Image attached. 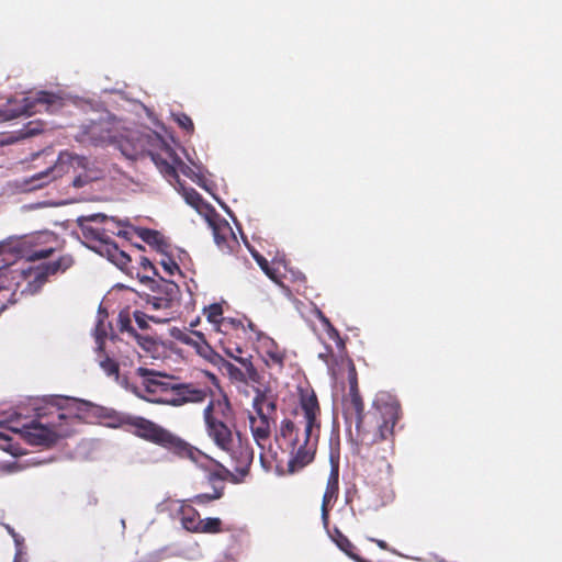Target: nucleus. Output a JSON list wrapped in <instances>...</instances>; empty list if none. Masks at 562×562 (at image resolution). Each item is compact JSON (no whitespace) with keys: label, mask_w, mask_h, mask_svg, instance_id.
<instances>
[{"label":"nucleus","mask_w":562,"mask_h":562,"mask_svg":"<svg viewBox=\"0 0 562 562\" xmlns=\"http://www.w3.org/2000/svg\"><path fill=\"white\" fill-rule=\"evenodd\" d=\"M46 237L48 235L36 233L9 236L0 240V281H46L48 277L69 269L74 263L70 255H64L52 262L34 265L36 260L46 259L55 251L53 247H42Z\"/></svg>","instance_id":"obj_1"},{"label":"nucleus","mask_w":562,"mask_h":562,"mask_svg":"<svg viewBox=\"0 0 562 562\" xmlns=\"http://www.w3.org/2000/svg\"><path fill=\"white\" fill-rule=\"evenodd\" d=\"M300 419H283L276 437L279 447L289 453L288 473L293 474L314 461L321 435V407L314 391L300 395L295 411Z\"/></svg>","instance_id":"obj_2"},{"label":"nucleus","mask_w":562,"mask_h":562,"mask_svg":"<svg viewBox=\"0 0 562 562\" xmlns=\"http://www.w3.org/2000/svg\"><path fill=\"white\" fill-rule=\"evenodd\" d=\"M342 413L346 423L356 425L361 442L368 446L393 440L394 427L402 417L400 402L386 393L374 400L367 414L360 393L348 394L344 400Z\"/></svg>","instance_id":"obj_3"},{"label":"nucleus","mask_w":562,"mask_h":562,"mask_svg":"<svg viewBox=\"0 0 562 562\" xmlns=\"http://www.w3.org/2000/svg\"><path fill=\"white\" fill-rule=\"evenodd\" d=\"M42 403L34 406L35 419L13 430L20 432L32 446L50 447L59 438L74 432V426L80 423L76 411L83 402L66 396H48Z\"/></svg>","instance_id":"obj_4"},{"label":"nucleus","mask_w":562,"mask_h":562,"mask_svg":"<svg viewBox=\"0 0 562 562\" xmlns=\"http://www.w3.org/2000/svg\"><path fill=\"white\" fill-rule=\"evenodd\" d=\"M126 424L133 434L146 441L160 446L181 459L198 463L203 452L166 428L144 417H128Z\"/></svg>","instance_id":"obj_5"},{"label":"nucleus","mask_w":562,"mask_h":562,"mask_svg":"<svg viewBox=\"0 0 562 562\" xmlns=\"http://www.w3.org/2000/svg\"><path fill=\"white\" fill-rule=\"evenodd\" d=\"M203 418L207 436L218 449L227 447L234 439L228 422L233 418V409L226 397L211 400L203 411Z\"/></svg>","instance_id":"obj_6"},{"label":"nucleus","mask_w":562,"mask_h":562,"mask_svg":"<svg viewBox=\"0 0 562 562\" xmlns=\"http://www.w3.org/2000/svg\"><path fill=\"white\" fill-rule=\"evenodd\" d=\"M155 294L148 295L146 301L147 310L160 312L151 314L148 312V319L154 324H167L175 318V314L180 306L181 292L178 283H164L154 290Z\"/></svg>","instance_id":"obj_7"},{"label":"nucleus","mask_w":562,"mask_h":562,"mask_svg":"<svg viewBox=\"0 0 562 562\" xmlns=\"http://www.w3.org/2000/svg\"><path fill=\"white\" fill-rule=\"evenodd\" d=\"M133 317L140 333L132 325V318L128 312H121L119 314L117 326L120 331L126 333L143 350L148 352L156 350L158 346V335L156 333H149L151 328L149 326L148 312L135 311Z\"/></svg>","instance_id":"obj_8"},{"label":"nucleus","mask_w":562,"mask_h":562,"mask_svg":"<svg viewBox=\"0 0 562 562\" xmlns=\"http://www.w3.org/2000/svg\"><path fill=\"white\" fill-rule=\"evenodd\" d=\"M124 157L136 160L145 155H151L155 144L166 146L165 142L158 135L130 131L120 138L114 136L112 142Z\"/></svg>","instance_id":"obj_9"},{"label":"nucleus","mask_w":562,"mask_h":562,"mask_svg":"<svg viewBox=\"0 0 562 562\" xmlns=\"http://www.w3.org/2000/svg\"><path fill=\"white\" fill-rule=\"evenodd\" d=\"M135 233L144 243L160 254L159 265L167 276L172 277L178 273L179 277H187L175 261L170 252V244L162 233L145 227L136 228Z\"/></svg>","instance_id":"obj_10"},{"label":"nucleus","mask_w":562,"mask_h":562,"mask_svg":"<svg viewBox=\"0 0 562 562\" xmlns=\"http://www.w3.org/2000/svg\"><path fill=\"white\" fill-rule=\"evenodd\" d=\"M222 451L226 452L231 460V465L234 469L235 474H239L243 477V482L250 473V467L254 461V449L249 441L241 437L237 431L236 439H234L227 447L222 448Z\"/></svg>","instance_id":"obj_11"},{"label":"nucleus","mask_w":562,"mask_h":562,"mask_svg":"<svg viewBox=\"0 0 562 562\" xmlns=\"http://www.w3.org/2000/svg\"><path fill=\"white\" fill-rule=\"evenodd\" d=\"M65 158L68 160H75L77 165L81 167H86L88 162L86 157L77 155L72 156L68 153H60L54 165L49 166L44 171L31 176L27 180H25V184H27L32 190H36L47 186L58 178H61L68 171Z\"/></svg>","instance_id":"obj_12"},{"label":"nucleus","mask_w":562,"mask_h":562,"mask_svg":"<svg viewBox=\"0 0 562 562\" xmlns=\"http://www.w3.org/2000/svg\"><path fill=\"white\" fill-rule=\"evenodd\" d=\"M61 99L54 93L41 91L35 99L24 98V104L18 109L0 110V122L10 121L22 115H33L42 109L50 111L55 104H60Z\"/></svg>","instance_id":"obj_13"},{"label":"nucleus","mask_w":562,"mask_h":562,"mask_svg":"<svg viewBox=\"0 0 562 562\" xmlns=\"http://www.w3.org/2000/svg\"><path fill=\"white\" fill-rule=\"evenodd\" d=\"M172 397L164 400L167 405L181 406L187 403H202L211 394L212 390L206 384L177 383L175 382Z\"/></svg>","instance_id":"obj_14"},{"label":"nucleus","mask_w":562,"mask_h":562,"mask_svg":"<svg viewBox=\"0 0 562 562\" xmlns=\"http://www.w3.org/2000/svg\"><path fill=\"white\" fill-rule=\"evenodd\" d=\"M251 255L266 276L271 281H282L283 279H291L292 281H301L304 277L297 272L295 273L290 267L284 257H276L269 262L258 251L251 250Z\"/></svg>","instance_id":"obj_15"},{"label":"nucleus","mask_w":562,"mask_h":562,"mask_svg":"<svg viewBox=\"0 0 562 562\" xmlns=\"http://www.w3.org/2000/svg\"><path fill=\"white\" fill-rule=\"evenodd\" d=\"M108 223V216L102 213H95L88 216H79L77 218V225L81 231L82 236L88 240L106 243L110 238L109 234L122 235L121 231L115 233L111 228L94 227L91 223Z\"/></svg>","instance_id":"obj_16"},{"label":"nucleus","mask_w":562,"mask_h":562,"mask_svg":"<svg viewBox=\"0 0 562 562\" xmlns=\"http://www.w3.org/2000/svg\"><path fill=\"white\" fill-rule=\"evenodd\" d=\"M136 374L142 379L139 385L134 386V393L142 397H151L158 387V384L164 380V374L155 370L139 367L136 369Z\"/></svg>","instance_id":"obj_17"},{"label":"nucleus","mask_w":562,"mask_h":562,"mask_svg":"<svg viewBox=\"0 0 562 562\" xmlns=\"http://www.w3.org/2000/svg\"><path fill=\"white\" fill-rule=\"evenodd\" d=\"M338 492H339V463H338V461L334 462L331 460L330 473L327 479L326 490H325V493L323 495V501H322V519H323L325 526L328 524V519H329L328 505L333 501L337 499Z\"/></svg>","instance_id":"obj_18"},{"label":"nucleus","mask_w":562,"mask_h":562,"mask_svg":"<svg viewBox=\"0 0 562 562\" xmlns=\"http://www.w3.org/2000/svg\"><path fill=\"white\" fill-rule=\"evenodd\" d=\"M262 359L269 369L281 372L286 360V351L272 338L267 337L262 339Z\"/></svg>","instance_id":"obj_19"},{"label":"nucleus","mask_w":562,"mask_h":562,"mask_svg":"<svg viewBox=\"0 0 562 562\" xmlns=\"http://www.w3.org/2000/svg\"><path fill=\"white\" fill-rule=\"evenodd\" d=\"M249 428L254 440L260 448H265L266 442L271 437V426L276 424V418H268L263 414H249Z\"/></svg>","instance_id":"obj_20"},{"label":"nucleus","mask_w":562,"mask_h":562,"mask_svg":"<svg viewBox=\"0 0 562 562\" xmlns=\"http://www.w3.org/2000/svg\"><path fill=\"white\" fill-rule=\"evenodd\" d=\"M205 220L209 226L212 228L216 245L221 248L226 247L228 238L234 236L233 229L228 222L221 217V215L217 214L215 210H209V213H205Z\"/></svg>","instance_id":"obj_21"},{"label":"nucleus","mask_w":562,"mask_h":562,"mask_svg":"<svg viewBox=\"0 0 562 562\" xmlns=\"http://www.w3.org/2000/svg\"><path fill=\"white\" fill-rule=\"evenodd\" d=\"M171 335L178 341L193 347L196 350V352L203 357H209L213 351L202 331L192 330L191 333H186L178 328H175Z\"/></svg>","instance_id":"obj_22"},{"label":"nucleus","mask_w":562,"mask_h":562,"mask_svg":"<svg viewBox=\"0 0 562 562\" xmlns=\"http://www.w3.org/2000/svg\"><path fill=\"white\" fill-rule=\"evenodd\" d=\"M82 139L89 140L91 144L98 146L112 144L114 135L109 127V123L102 121L91 122L89 125L85 126Z\"/></svg>","instance_id":"obj_23"},{"label":"nucleus","mask_w":562,"mask_h":562,"mask_svg":"<svg viewBox=\"0 0 562 562\" xmlns=\"http://www.w3.org/2000/svg\"><path fill=\"white\" fill-rule=\"evenodd\" d=\"M167 154L171 158L172 162H168L166 159L161 158L159 155L154 153V149L151 150V155H149L155 162V165L158 167L160 172L169 180H176L179 182V176L176 170L175 164H182L180 158L172 151L171 148L167 147Z\"/></svg>","instance_id":"obj_24"},{"label":"nucleus","mask_w":562,"mask_h":562,"mask_svg":"<svg viewBox=\"0 0 562 562\" xmlns=\"http://www.w3.org/2000/svg\"><path fill=\"white\" fill-rule=\"evenodd\" d=\"M178 516L183 529L192 533L196 532L202 519L200 513L191 504L182 502L178 509Z\"/></svg>","instance_id":"obj_25"},{"label":"nucleus","mask_w":562,"mask_h":562,"mask_svg":"<svg viewBox=\"0 0 562 562\" xmlns=\"http://www.w3.org/2000/svg\"><path fill=\"white\" fill-rule=\"evenodd\" d=\"M255 413L263 414L268 418H274L277 412V402L272 395L265 391L257 390L252 400Z\"/></svg>","instance_id":"obj_26"},{"label":"nucleus","mask_w":562,"mask_h":562,"mask_svg":"<svg viewBox=\"0 0 562 562\" xmlns=\"http://www.w3.org/2000/svg\"><path fill=\"white\" fill-rule=\"evenodd\" d=\"M215 464L217 469L215 471L209 472L207 474V482L213 486V488L217 486V482L223 483L225 481H229L234 484L243 483V477H240L239 474H235L233 471L217 461H215Z\"/></svg>","instance_id":"obj_27"},{"label":"nucleus","mask_w":562,"mask_h":562,"mask_svg":"<svg viewBox=\"0 0 562 562\" xmlns=\"http://www.w3.org/2000/svg\"><path fill=\"white\" fill-rule=\"evenodd\" d=\"M220 341L223 345V349H224L225 353L229 358H233L236 361H238L247 370V373H248V376L250 380L257 381L259 375H258L256 369L254 368L250 359L239 356L243 353V349L240 348V346H238L236 344L234 346H225L223 339H220Z\"/></svg>","instance_id":"obj_28"},{"label":"nucleus","mask_w":562,"mask_h":562,"mask_svg":"<svg viewBox=\"0 0 562 562\" xmlns=\"http://www.w3.org/2000/svg\"><path fill=\"white\" fill-rule=\"evenodd\" d=\"M175 382L173 378L164 374V380L158 384L154 395L151 397H146V400L151 403L167 404V402L162 400L172 397L173 391L171 389H173Z\"/></svg>","instance_id":"obj_29"},{"label":"nucleus","mask_w":562,"mask_h":562,"mask_svg":"<svg viewBox=\"0 0 562 562\" xmlns=\"http://www.w3.org/2000/svg\"><path fill=\"white\" fill-rule=\"evenodd\" d=\"M217 334H222L225 337H240L246 334V328L240 319L233 317H225L218 325Z\"/></svg>","instance_id":"obj_30"},{"label":"nucleus","mask_w":562,"mask_h":562,"mask_svg":"<svg viewBox=\"0 0 562 562\" xmlns=\"http://www.w3.org/2000/svg\"><path fill=\"white\" fill-rule=\"evenodd\" d=\"M224 305L228 306L227 302L222 300L221 302L212 303L203 307V315L206 317L207 322L212 325L215 331H217L220 323L225 318L223 316Z\"/></svg>","instance_id":"obj_31"},{"label":"nucleus","mask_w":562,"mask_h":562,"mask_svg":"<svg viewBox=\"0 0 562 562\" xmlns=\"http://www.w3.org/2000/svg\"><path fill=\"white\" fill-rule=\"evenodd\" d=\"M183 196L186 202L200 213H202L203 209L206 210V213H209V210H214L203 201L201 194L193 188L183 189Z\"/></svg>","instance_id":"obj_32"},{"label":"nucleus","mask_w":562,"mask_h":562,"mask_svg":"<svg viewBox=\"0 0 562 562\" xmlns=\"http://www.w3.org/2000/svg\"><path fill=\"white\" fill-rule=\"evenodd\" d=\"M170 252H171L175 261L179 266L180 270L182 271V273H184L187 276V277H182V278L188 279L189 281H194L193 280L194 272L191 269L192 263H191L189 255L182 250L177 251V254H173L172 251H170Z\"/></svg>","instance_id":"obj_33"},{"label":"nucleus","mask_w":562,"mask_h":562,"mask_svg":"<svg viewBox=\"0 0 562 562\" xmlns=\"http://www.w3.org/2000/svg\"><path fill=\"white\" fill-rule=\"evenodd\" d=\"M110 324H106L103 319H99L93 330V337L95 339V351L101 353L104 350L105 339L108 336V328Z\"/></svg>","instance_id":"obj_34"},{"label":"nucleus","mask_w":562,"mask_h":562,"mask_svg":"<svg viewBox=\"0 0 562 562\" xmlns=\"http://www.w3.org/2000/svg\"><path fill=\"white\" fill-rule=\"evenodd\" d=\"M223 531V522L217 517L202 519L195 533H220Z\"/></svg>","instance_id":"obj_35"},{"label":"nucleus","mask_w":562,"mask_h":562,"mask_svg":"<svg viewBox=\"0 0 562 562\" xmlns=\"http://www.w3.org/2000/svg\"><path fill=\"white\" fill-rule=\"evenodd\" d=\"M225 486L223 484L215 486L212 493H201L193 496L190 501L198 505H205L213 501L220 499L224 495Z\"/></svg>","instance_id":"obj_36"},{"label":"nucleus","mask_w":562,"mask_h":562,"mask_svg":"<svg viewBox=\"0 0 562 562\" xmlns=\"http://www.w3.org/2000/svg\"><path fill=\"white\" fill-rule=\"evenodd\" d=\"M108 252L110 260L122 270H124L131 261V257L123 250H120L116 245L109 247Z\"/></svg>","instance_id":"obj_37"},{"label":"nucleus","mask_w":562,"mask_h":562,"mask_svg":"<svg viewBox=\"0 0 562 562\" xmlns=\"http://www.w3.org/2000/svg\"><path fill=\"white\" fill-rule=\"evenodd\" d=\"M98 362H99V366L102 368V370L108 375H110V376L119 375V371H120L119 363L114 359L109 357L104 351L101 353H98Z\"/></svg>","instance_id":"obj_38"},{"label":"nucleus","mask_w":562,"mask_h":562,"mask_svg":"<svg viewBox=\"0 0 562 562\" xmlns=\"http://www.w3.org/2000/svg\"><path fill=\"white\" fill-rule=\"evenodd\" d=\"M16 301V290L0 284V313L7 308L8 303L14 304Z\"/></svg>","instance_id":"obj_39"},{"label":"nucleus","mask_w":562,"mask_h":562,"mask_svg":"<svg viewBox=\"0 0 562 562\" xmlns=\"http://www.w3.org/2000/svg\"><path fill=\"white\" fill-rule=\"evenodd\" d=\"M337 542V546L347 554L349 555L350 558L355 559V560H359L358 555H357V548L353 543H351V541L345 537L344 535H339V537L337 538L336 540Z\"/></svg>","instance_id":"obj_40"},{"label":"nucleus","mask_w":562,"mask_h":562,"mask_svg":"<svg viewBox=\"0 0 562 562\" xmlns=\"http://www.w3.org/2000/svg\"><path fill=\"white\" fill-rule=\"evenodd\" d=\"M173 119L178 123V125L187 133L192 134L194 132L193 121L186 113L173 114Z\"/></svg>","instance_id":"obj_41"},{"label":"nucleus","mask_w":562,"mask_h":562,"mask_svg":"<svg viewBox=\"0 0 562 562\" xmlns=\"http://www.w3.org/2000/svg\"><path fill=\"white\" fill-rule=\"evenodd\" d=\"M348 383H349V393L348 394L360 393L359 386H358V375H357L356 367L352 362H350V364H349Z\"/></svg>","instance_id":"obj_42"},{"label":"nucleus","mask_w":562,"mask_h":562,"mask_svg":"<svg viewBox=\"0 0 562 562\" xmlns=\"http://www.w3.org/2000/svg\"><path fill=\"white\" fill-rule=\"evenodd\" d=\"M319 315H321V316H319V318H321L322 323H323V324L326 326V328H327V333H328L329 337H330V338H339V333H338V330H337V329L331 325V323L329 322V319H328L326 316H324V315L322 314V312H319Z\"/></svg>","instance_id":"obj_43"},{"label":"nucleus","mask_w":562,"mask_h":562,"mask_svg":"<svg viewBox=\"0 0 562 562\" xmlns=\"http://www.w3.org/2000/svg\"><path fill=\"white\" fill-rule=\"evenodd\" d=\"M382 468L380 469L381 472V480L390 482L392 477V465L386 461L382 460Z\"/></svg>","instance_id":"obj_44"},{"label":"nucleus","mask_w":562,"mask_h":562,"mask_svg":"<svg viewBox=\"0 0 562 562\" xmlns=\"http://www.w3.org/2000/svg\"><path fill=\"white\" fill-rule=\"evenodd\" d=\"M91 179L86 175H79L72 180V187L76 189L83 188L87 186Z\"/></svg>","instance_id":"obj_45"},{"label":"nucleus","mask_w":562,"mask_h":562,"mask_svg":"<svg viewBox=\"0 0 562 562\" xmlns=\"http://www.w3.org/2000/svg\"><path fill=\"white\" fill-rule=\"evenodd\" d=\"M139 265L142 266L144 271L151 270L154 276H158L155 266L153 265V262L148 258L140 257Z\"/></svg>","instance_id":"obj_46"},{"label":"nucleus","mask_w":562,"mask_h":562,"mask_svg":"<svg viewBox=\"0 0 562 562\" xmlns=\"http://www.w3.org/2000/svg\"><path fill=\"white\" fill-rule=\"evenodd\" d=\"M2 469L7 473H15V472L22 471L24 469V467L18 462H9V463L3 464Z\"/></svg>","instance_id":"obj_47"},{"label":"nucleus","mask_w":562,"mask_h":562,"mask_svg":"<svg viewBox=\"0 0 562 562\" xmlns=\"http://www.w3.org/2000/svg\"><path fill=\"white\" fill-rule=\"evenodd\" d=\"M0 449H2L4 451H10V449H11V438L7 434L1 432V431H0Z\"/></svg>","instance_id":"obj_48"},{"label":"nucleus","mask_w":562,"mask_h":562,"mask_svg":"<svg viewBox=\"0 0 562 562\" xmlns=\"http://www.w3.org/2000/svg\"><path fill=\"white\" fill-rule=\"evenodd\" d=\"M105 226L103 228H111L113 229L115 233H117L115 231L116 227L121 226L122 225V222L120 221H115L114 218H109L108 217V223H103Z\"/></svg>","instance_id":"obj_49"},{"label":"nucleus","mask_w":562,"mask_h":562,"mask_svg":"<svg viewBox=\"0 0 562 562\" xmlns=\"http://www.w3.org/2000/svg\"><path fill=\"white\" fill-rule=\"evenodd\" d=\"M279 285V290L289 299V300H293V295H292V292L290 291V289L285 285V283L283 282H280V283H277Z\"/></svg>","instance_id":"obj_50"},{"label":"nucleus","mask_w":562,"mask_h":562,"mask_svg":"<svg viewBox=\"0 0 562 562\" xmlns=\"http://www.w3.org/2000/svg\"><path fill=\"white\" fill-rule=\"evenodd\" d=\"M372 541L375 542L379 548H381L383 550H389V546L385 541L379 540V539H372Z\"/></svg>","instance_id":"obj_51"},{"label":"nucleus","mask_w":562,"mask_h":562,"mask_svg":"<svg viewBox=\"0 0 562 562\" xmlns=\"http://www.w3.org/2000/svg\"><path fill=\"white\" fill-rule=\"evenodd\" d=\"M139 281L142 282H146V281H155L154 278L151 276H148V274H145L143 276Z\"/></svg>","instance_id":"obj_52"},{"label":"nucleus","mask_w":562,"mask_h":562,"mask_svg":"<svg viewBox=\"0 0 562 562\" xmlns=\"http://www.w3.org/2000/svg\"><path fill=\"white\" fill-rule=\"evenodd\" d=\"M199 323H200V318L198 317L196 319H194L190 323V327H195Z\"/></svg>","instance_id":"obj_53"},{"label":"nucleus","mask_w":562,"mask_h":562,"mask_svg":"<svg viewBox=\"0 0 562 562\" xmlns=\"http://www.w3.org/2000/svg\"><path fill=\"white\" fill-rule=\"evenodd\" d=\"M236 372H238V374L243 375V373L238 370V368H234L233 366H231Z\"/></svg>","instance_id":"obj_54"},{"label":"nucleus","mask_w":562,"mask_h":562,"mask_svg":"<svg viewBox=\"0 0 562 562\" xmlns=\"http://www.w3.org/2000/svg\"><path fill=\"white\" fill-rule=\"evenodd\" d=\"M121 289H128V286H125L124 284H120Z\"/></svg>","instance_id":"obj_55"},{"label":"nucleus","mask_w":562,"mask_h":562,"mask_svg":"<svg viewBox=\"0 0 562 562\" xmlns=\"http://www.w3.org/2000/svg\"><path fill=\"white\" fill-rule=\"evenodd\" d=\"M159 281L165 282V281H167V280H166L165 278H161V277H160V280H159Z\"/></svg>","instance_id":"obj_56"},{"label":"nucleus","mask_w":562,"mask_h":562,"mask_svg":"<svg viewBox=\"0 0 562 562\" xmlns=\"http://www.w3.org/2000/svg\"><path fill=\"white\" fill-rule=\"evenodd\" d=\"M14 562H20V561L18 559H15Z\"/></svg>","instance_id":"obj_57"}]
</instances>
